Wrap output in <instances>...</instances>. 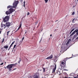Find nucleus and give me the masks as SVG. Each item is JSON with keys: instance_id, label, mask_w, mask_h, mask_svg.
<instances>
[{"instance_id": "obj_1", "label": "nucleus", "mask_w": 78, "mask_h": 78, "mask_svg": "<svg viewBox=\"0 0 78 78\" xmlns=\"http://www.w3.org/2000/svg\"><path fill=\"white\" fill-rule=\"evenodd\" d=\"M18 1H15L13 3V6L9 5L7 7V8H16V6L17 5L18 3Z\"/></svg>"}, {"instance_id": "obj_2", "label": "nucleus", "mask_w": 78, "mask_h": 78, "mask_svg": "<svg viewBox=\"0 0 78 78\" xmlns=\"http://www.w3.org/2000/svg\"><path fill=\"white\" fill-rule=\"evenodd\" d=\"M17 64L15 63V64H11L7 66L6 68L9 70V71H11V69L12 68V67H15Z\"/></svg>"}, {"instance_id": "obj_3", "label": "nucleus", "mask_w": 78, "mask_h": 78, "mask_svg": "<svg viewBox=\"0 0 78 78\" xmlns=\"http://www.w3.org/2000/svg\"><path fill=\"white\" fill-rule=\"evenodd\" d=\"M9 11H6L5 14L7 15H8L9 14H11L12 12L15 11V9L12 8H10L9 9Z\"/></svg>"}, {"instance_id": "obj_4", "label": "nucleus", "mask_w": 78, "mask_h": 78, "mask_svg": "<svg viewBox=\"0 0 78 78\" xmlns=\"http://www.w3.org/2000/svg\"><path fill=\"white\" fill-rule=\"evenodd\" d=\"M2 19L4 22H6L9 21V16H6L4 17H3Z\"/></svg>"}, {"instance_id": "obj_5", "label": "nucleus", "mask_w": 78, "mask_h": 78, "mask_svg": "<svg viewBox=\"0 0 78 78\" xmlns=\"http://www.w3.org/2000/svg\"><path fill=\"white\" fill-rule=\"evenodd\" d=\"M67 59H68V58H64L63 62H62V64L63 65V67H64L66 66V61L67 60Z\"/></svg>"}, {"instance_id": "obj_6", "label": "nucleus", "mask_w": 78, "mask_h": 78, "mask_svg": "<svg viewBox=\"0 0 78 78\" xmlns=\"http://www.w3.org/2000/svg\"><path fill=\"white\" fill-rule=\"evenodd\" d=\"M75 33H76V34H77V35H78V29H76L70 35L69 37H70L71 36H72L74 34H75Z\"/></svg>"}, {"instance_id": "obj_7", "label": "nucleus", "mask_w": 78, "mask_h": 78, "mask_svg": "<svg viewBox=\"0 0 78 78\" xmlns=\"http://www.w3.org/2000/svg\"><path fill=\"white\" fill-rule=\"evenodd\" d=\"M6 27H8L9 28L11 26V23L9 22H7L6 23Z\"/></svg>"}, {"instance_id": "obj_8", "label": "nucleus", "mask_w": 78, "mask_h": 78, "mask_svg": "<svg viewBox=\"0 0 78 78\" xmlns=\"http://www.w3.org/2000/svg\"><path fill=\"white\" fill-rule=\"evenodd\" d=\"M1 27H2V28H6V24L1 23Z\"/></svg>"}, {"instance_id": "obj_9", "label": "nucleus", "mask_w": 78, "mask_h": 78, "mask_svg": "<svg viewBox=\"0 0 78 78\" xmlns=\"http://www.w3.org/2000/svg\"><path fill=\"white\" fill-rule=\"evenodd\" d=\"M53 58V55H51L49 57H48L46 59H49Z\"/></svg>"}, {"instance_id": "obj_10", "label": "nucleus", "mask_w": 78, "mask_h": 78, "mask_svg": "<svg viewBox=\"0 0 78 78\" xmlns=\"http://www.w3.org/2000/svg\"><path fill=\"white\" fill-rule=\"evenodd\" d=\"M56 65H55V67L54 69L52 70V73H55V70H56Z\"/></svg>"}, {"instance_id": "obj_11", "label": "nucleus", "mask_w": 78, "mask_h": 78, "mask_svg": "<svg viewBox=\"0 0 78 78\" xmlns=\"http://www.w3.org/2000/svg\"><path fill=\"white\" fill-rule=\"evenodd\" d=\"M21 27H22V23L20 22V26L19 27L17 30L15 32H16V31H17V30H19V29H20V28H21Z\"/></svg>"}, {"instance_id": "obj_12", "label": "nucleus", "mask_w": 78, "mask_h": 78, "mask_svg": "<svg viewBox=\"0 0 78 78\" xmlns=\"http://www.w3.org/2000/svg\"><path fill=\"white\" fill-rule=\"evenodd\" d=\"M9 46L6 45V46H4V48L5 49H6V50H7V49L8 48V46Z\"/></svg>"}, {"instance_id": "obj_13", "label": "nucleus", "mask_w": 78, "mask_h": 78, "mask_svg": "<svg viewBox=\"0 0 78 78\" xmlns=\"http://www.w3.org/2000/svg\"><path fill=\"white\" fill-rule=\"evenodd\" d=\"M24 37L22 39V41H20V42L22 43V41H23V39H24Z\"/></svg>"}, {"instance_id": "obj_14", "label": "nucleus", "mask_w": 78, "mask_h": 78, "mask_svg": "<svg viewBox=\"0 0 78 78\" xmlns=\"http://www.w3.org/2000/svg\"><path fill=\"white\" fill-rule=\"evenodd\" d=\"M39 78V76H37V75H35V76L34 77V78Z\"/></svg>"}, {"instance_id": "obj_15", "label": "nucleus", "mask_w": 78, "mask_h": 78, "mask_svg": "<svg viewBox=\"0 0 78 78\" xmlns=\"http://www.w3.org/2000/svg\"><path fill=\"white\" fill-rule=\"evenodd\" d=\"M75 30V29H72L71 30V31L70 32V34H71V33H72V31H74V30Z\"/></svg>"}, {"instance_id": "obj_16", "label": "nucleus", "mask_w": 78, "mask_h": 78, "mask_svg": "<svg viewBox=\"0 0 78 78\" xmlns=\"http://www.w3.org/2000/svg\"><path fill=\"white\" fill-rule=\"evenodd\" d=\"M20 61H21V59L20 58V60L18 62V63H19V64H20Z\"/></svg>"}, {"instance_id": "obj_17", "label": "nucleus", "mask_w": 78, "mask_h": 78, "mask_svg": "<svg viewBox=\"0 0 78 78\" xmlns=\"http://www.w3.org/2000/svg\"><path fill=\"white\" fill-rule=\"evenodd\" d=\"M77 34H76L74 35L73 37H75H75H77Z\"/></svg>"}, {"instance_id": "obj_18", "label": "nucleus", "mask_w": 78, "mask_h": 78, "mask_svg": "<svg viewBox=\"0 0 78 78\" xmlns=\"http://www.w3.org/2000/svg\"><path fill=\"white\" fill-rule=\"evenodd\" d=\"M11 47H10V46H9V48L8 49V51H9V50H10V49H11Z\"/></svg>"}, {"instance_id": "obj_19", "label": "nucleus", "mask_w": 78, "mask_h": 78, "mask_svg": "<svg viewBox=\"0 0 78 78\" xmlns=\"http://www.w3.org/2000/svg\"><path fill=\"white\" fill-rule=\"evenodd\" d=\"M9 32H10V31H8L7 32V35L8 36V34H9Z\"/></svg>"}, {"instance_id": "obj_20", "label": "nucleus", "mask_w": 78, "mask_h": 78, "mask_svg": "<svg viewBox=\"0 0 78 78\" xmlns=\"http://www.w3.org/2000/svg\"><path fill=\"white\" fill-rule=\"evenodd\" d=\"M44 1L45 2V3H47L48 2V0H44Z\"/></svg>"}, {"instance_id": "obj_21", "label": "nucleus", "mask_w": 78, "mask_h": 78, "mask_svg": "<svg viewBox=\"0 0 78 78\" xmlns=\"http://www.w3.org/2000/svg\"><path fill=\"white\" fill-rule=\"evenodd\" d=\"M69 42L68 41H67V43L66 44V45H68L69 44Z\"/></svg>"}, {"instance_id": "obj_22", "label": "nucleus", "mask_w": 78, "mask_h": 78, "mask_svg": "<svg viewBox=\"0 0 78 78\" xmlns=\"http://www.w3.org/2000/svg\"><path fill=\"white\" fill-rule=\"evenodd\" d=\"M43 70L44 72H45V68H43Z\"/></svg>"}, {"instance_id": "obj_23", "label": "nucleus", "mask_w": 78, "mask_h": 78, "mask_svg": "<svg viewBox=\"0 0 78 78\" xmlns=\"http://www.w3.org/2000/svg\"><path fill=\"white\" fill-rule=\"evenodd\" d=\"M3 64H4V63L3 62L1 64H0V66H3Z\"/></svg>"}, {"instance_id": "obj_24", "label": "nucleus", "mask_w": 78, "mask_h": 78, "mask_svg": "<svg viewBox=\"0 0 78 78\" xmlns=\"http://www.w3.org/2000/svg\"><path fill=\"white\" fill-rule=\"evenodd\" d=\"M14 43H15V41H14L11 44L12 45H13L14 44Z\"/></svg>"}, {"instance_id": "obj_25", "label": "nucleus", "mask_w": 78, "mask_h": 78, "mask_svg": "<svg viewBox=\"0 0 78 78\" xmlns=\"http://www.w3.org/2000/svg\"><path fill=\"white\" fill-rule=\"evenodd\" d=\"M75 14V12H73L72 14V15H74Z\"/></svg>"}, {"instance_id": "obj_26", "label": "nucleus", "mask_w": 78, "mask_h": 78, "mask_svg": "<svg viewBox=\"0 0 78 78\" xmlns=\"http://www.w3.org/2000/svg\"><path fill=\"white\" fill-rule=\"evenodd\" d=\"M4 38L3 39L2 41V43H3L4 42Z\"/></svg>"}, {"instance_id": "obj_27", "label": "nucleus", "mask_w": 78, "mask_h": 78, "mask_svg": "<svg viewBox=\"0 0 78 78\" xmlns=\"http://www.w3.org/2000/svg\"><path fill=\"white\" fill-rule=\"evenodd\" d=\"M68 42H70V41H71V39H69L68 40Z\"/></svg>"}, {"instance_id": "obj_28", "label": "nucleus", "mask_w": 78, "mask_h": 78, "mask_svg": "<svg viewBox=\"0 0 78 78\" xmlns=\"http://www.w3.org/2000/svg\"><path fill=\"white\" fill-rule=\"evenodd\" d=\"M75 19L74 18L72 20V22H74V21L75 20Z\"/></svg>"}, {"instance_id": "obj_29", "label": "nucleus", "mask_w": 78, "mask_h": 78, "mask_svg": "<svg viewBox=\"0 0 78 78\" xmlns=\"http://www.w3.org/2000/svg\"><path fill=\"white\" fill-rule=\"evenodd\" d=\"M16 47V45H14V47H14V48H15Z\"/></svg>"}, {"instance_id": "obj_30", "label": "nucleus", "mask_w": 78, "mask_h": 78, "mask_svg": "<svg viewBox=\"0 0 78 78\" xmlns=\"http://www.w3.org/2000/svg\"><path fill=\"white\" fill-rule=\"evenodd\" d=\"M20 2H21V3H22L23 2V0H20Z\"/></svg>"}, {"instance_id": "obj_31", "label": "nucleus", "mask_w": 78, "mask_h": 78, "mask_svg": "<svg viewBox=\"0 0 78 78\" xmlns=\"http://www.w3.org/2000/svg\"><path fill=\"white\" fill-rule=\"evenodd\" d=\"M27 16H28V15H30V13L29 12H28L27 14Z\"/></svg>"}, {"instance_id": "obj_32", "label": "nucleus", "mask_w": 78, "mask_h": 78, "mask_svg": "<svg viewBox=\"0 0 78 78\" xmlns=\"http://www.w3.org/2000/svg\"><path fill=\"white\" fill-rule=\"evenodd\" d=\"M10 47H12V44H11V45L10 46Z\"/></svg>"}, {"instance_id": "obj_33", "label": "nucleus", "mask_w": 78, "mask_h": 78, "mask_svg": "<svg viewBox=\"0 0 78 78\" xmlns=\"http://www.w3.org/2000/svg\"><path fill=\"white\" fill-rule=\"evenodd\" d=\"M23 3H24V5H25V1H24L23 2Z\"/></svg>"}, {"instance_id": "obj_34", "label": "nucleus", "mask_w": 78, "mask_h": 78, "mask_svg": "<svg viewBox=\"0 0 78 78\" xmlns=\"http://www.w3.org/2000/svg\"><path fill=\"white\" fill-rule=\"evenodd\" d=\"M75 38L73 37V40H74V39H75Z\"/></svg>"}, {"instance_id": "obj_35", "label": "nucleus", "mask_w": 78, "mask_h": 78, "mask_svg": "<svg viewBox=\"0 0 78 78\" xmlns=\"http://www.w3.org/2000/svg\"><path fill=\"white\" fill-rule=\"evenodd\" d=\"M37 22H35V25H36L37 24Z\"/></svg>"}, {"instance_id": "obj_36", "label": "nucleus", "mask_w": 78, "mask_h": 78, "mask_svg": "<svg viewBox=\"0 0 78 78\" xmlns=\"http://www.w3.org/2000/svg\"><path fill=\"white\" fill-rule=\"evenodd\" d=\"M16 68L14 69H13L12 70L13 71L14 70H16Z\"/></svg>"}, {"instance_id": "obj_37", "label": "nucleus", "mask_w": 78, "mask_h": 78, "mask_svg": "<svg viewBox=\"0 0 78 78\" xmlns=\"http://www.w3.org/2000/svg\"><path fill=\"white\" fill-rule=\"evenodd\" d=\"M60 66H61V67H63V66H62V64H60Z\"/></svg>"}, {"instance_id": "obj_38", "label": "nucleus", "mask_w": 78, "mask_h": 78, "mask_svg": "<svg viewBox=\"0 0 78 78\" xmlns=\"http://www.w3.org/2000/svg\"><path fill=\"white\" fill-rule=\"evenodd\" d=\"M50 36H51H51H52V35L51 34L50 35Z\"/></svg>"}, {"instance_id": "obj_39", "label": "nucleus", "mask_w": 78, "mask_h": 78, "mask_svg": "<svg viewBox=\"0 0 78 78\" xmlns=\"http://www.w3.org/2000/svg\"><path fill=\"white\" fill-rule=\"evenodd\" d=\"M74 78H78V77H74Z\"/></svg>"}, {"instance_id": "obj_40", "label": "nucleus", "mask_w": 78, "mask_h": 78, "mask_svg": "<svg viewBox=\"0 0 78 78\" xmlns=\"http://www.w3.org/2000/svg\"><path fill=\"white\" fill-rule=\"evenodd\" d=\"M57 21H58V20H56L55 21V22H57Z\"/></svg>"}, {"instance_id": "obj_41", "label": "nucleus", "mask_w": 78, "mask_h": 78, "mask_svg": "<svg viewBox=\"0 0 78 78\" xmlns=\"http://www.w3.org/2000/svg\"><path fill=\"white\" fill-rule=\"evenodd\" d=\"M64 70H67L66 69H64Z\"/></svg>"}, {"instance_id": "obj_42", "label": "nucleus", "mask_w": 78, "mask_h": 78, "mask_svg": "<svg viewBox=\"0 0 78 78\" xmlns=\"http://www.w3.org/2000/svg\"><path fill=\"white\" fill-rule=\"evenodd\" d=\"M23 6H24V7H25V4L23 5Z\"/></svg>"}, {"instance_id": "obj_43", "label": "nucleus", "mask_w": 78, "mask_h": 78, "mask_svg": "<svg viewBox=\"0 0 78 78\" xmlns=\"http://www.w3.org/2000/svg\"><path fill=\"white\" fill-rule=\"evenodd\" d=\"M0 34H1V31H0Z\"/></svg>"}, {"instance_id": "obj_44", "label": "nucleus", "mask_w": 78, "mask_h": 78, "mask_svg": "<svg viewBox=\"0 0 78 78\" xmlns=\"http://www.w3.org/2000/svg\"><path fill=\"white\" fill-rule=\"evenodd\" d=\"M55 58H57V57L56 56H55Z\"/></svg>"}, {"instance_id": "obj_45", "label": "nucleus", "mask_w": 78, "mask_h": 78, "mask_svg": "<svg viewBox=\"0 0 78 78\" xmlns=\"http://www.w3.org/2000/svg\"><path fill=\"white\" fill-rule=\"evenodd\" d=\"M14 47H13V50H14Z\"/></svg>"}, {"instance_id": "obj_46", "label": "nucleus", "mask_w": 78, "mask_h": 78, "mask_svg": "<svg viewBox=\"0 0 78 78\" xmlns=\"http://www.w3.org/2000/svg\"><path fill=\"white\" fill-rule=\"evenodd\" d=\"M26 33H27V32H25V34H26Z\"/></svg>"}, {"instance_id": "obj_47", "label": "nucleus", "mask_w": 78, "mask_h": 78, "mask_svg": "<svg viewBox=\"0 0 78 78\" xmlns=\"http://www.w3.org/2000/svg\"><path fill=\"white\" fill-rule=\"evenodd\" d=\"M77 0V2H78V0Z\"/></svg>"}, {"instance_id": "obj_48", "label": "nucleus", "mask_w": 78, "mask_h": 78, "mask_svg": "<svg viewBox=\"0 0 78 78\" xmlns=\"http://www.w3.org/2000/svg\"><path fill=\"white\" fill-rule=\"evenodd\" d=\"M77 76H78V75Z\"/></svg>"}, {"instance_id": "obj_49", "label": "nucleus", "mask_w": 78, "mask_h": 78, "mask_svg": "<svg viewBox=\"0 0 78 78\" xmlns=\"http://www.w3.org/2000/svg\"><path fill=\"white\" fill-rule=\"evenodd\" d=\"M39 24H38V26H39Z\"/></svg>"}, {"instance_id": "obj_50", "label": "nucleus", "mask_w": 78, "mask_h": 78, "mask_svg": "<svg viewBox=\"0 0 78 78\" xmlns=\"http://www.w3.org/2000/svg\"><path fill=\"white\" fill-rule=\"evenodd\" d=\"M39 27V26H38V27H37H37Z\"/></svg>"}, {"instance_id": "obj_51", "label": "nucleus", "mask_w": 78, "mask_h": 78, "mask_svg": "<svg viewBox=\"0 0 78 78\" xmlns=\"http://www.w3.org/2000/svg\"><path fill=\"white\" fill-rule=\"evenodd\" d=\"M70 75H71V74H70Z\"/></svg>"}, {"instance_id": "obj_52", "label": "nucleus", "mask_w": 78, "mask_h": 78, "mask_svg": "<svg viewBox=\"0 0 78 78\" xmlns=\"http://www.w3.org/2000/svg\"><path fill=\"white\" fill-rule=\"evenodd\" d=\"M6 63V62H5V64Z\"/></svg>"}, {"instance_id": "obj_53", "label": "nucleus", "mask_w": 78, "mask_h": 78, "mask_svg": "<svg viewBox=\"0 0 78 78\" xmlns=\"http://www.w3.org/2000/svg\"><path fill=\"white\" fill-rule=\"evenodd\" d=\"M5 68V69H6V68Z\"/></svg>"}, {"instance_id": "obj_54", "label": "nucleus", "mask_w": 78, "mask_h": 78, "mask_svg": "<svg viewBox=\"0 0 78 78\" xmlns=\"http://www.w3.org/2000/svg\"><path fill=\"white\" fill-rule=\"evenodd\" d=\"M57 73H58V72H57Z\"/></svg>"}]
</instances>
